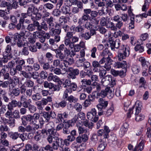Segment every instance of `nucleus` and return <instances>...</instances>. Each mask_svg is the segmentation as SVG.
Here are the masks:
<instances>
[{"instance_id": "f257e3e1", "label": "nucleus", "mask_w": 151, "mask_h": 151, "mask_svg": "<svg viewBox=\"0 0 151 151\" xmlns=\"http://www.w3.org/2000/svg\"><path fill=\"white\" fill-rule=\"evenodd\" d=\"M110 43L112 50H114L115 48L119 49L118 55V60L121 61L124 59L129 55L130 52L129 46L121 44L119 39H116L115 41H110Z\"/></svg>"}, {"instance_id": "f03ea898", "label": "nucleus", "mask_w": 151, "mask_h": 151, "mask_svg": "<svg viewBox=\"0 0 151 151\" xmlns=\"http://www.w3.org/2000/svg\"><path fill=\"white\" fill-rule=\"evenodd\" d=\"M46 128L47 129L49 135H47V140L49 144H51L54 141L53 139H55L54 125L53 122H50L46 125Z\"/></svg>"}, {"instance_id": "7ed1b4c3", "label": "nucleus", "mask_w": 151, "mask_h": 151, "mask_svg": "<svg viewBox=\"0 0 151 151\" xmlns=\"http://www.w3.org/2000/svg\"><path fill=\"white\" fill-rule=\"evenodd\" d=\"M112 54L107 48L105 49L101 53V55L103 58L106 59V61L104 66V68L109 70L111 68V65L112 64L113 60L111 59Z\"/></svg>"}, {"instance_id": "20e7f679", "label": "nucleus", "mask_w": 151, "mask_h": 151, "mask_svg": "<svg viewBox=\"0 0 151 151\" xmlns=\"http://www.w3.org/2000/svg\"><path fill=\"white\" fill-rule=\"evenodd\" d=\"M66 72L68 73L67 77L69 79H74L76 78V76L79 73V70L77 69H73L72 67H69L66 69Z\"/></svg>"}, {"instance_id": "39448f33", "label": "nucleus", "mask_w": 151, "mask_h": 151, "mask_svg": "<svg viewBox=\"0 0 151 151\" xmlns=\"http://www.w3.org/2000/svg\"><path fill=\"white\" fill-rule=\"evenodd\" d=\"M97 96H101L102 97H104L107 96L109 99L112 98L114 96L113 93L110 87H107L104 90H102L100 92L97 93Z\"/></svg>"}, {"instance_id": "423d86ee", "label": "nucleus", "mask_w": 151, "mask_h": 151, "mask_svg": "<svg viewBox=\"0 0 151 151\" xmlns=\"http://www.w3.org/2000/svg\"><path fill=\"white\" fill-rule=\"evenodd\" d=\"M101 83L104 86H107L110 83L113 85H115L116 84V80L114 78H112L111 76L107 75L101 79Z\"/></svg>"}, {"instance_id": "0eeeda50", "label": "nucleus", "mask_w": 151, "mask_h": 151, "mask_svg": "<svg viewBox=\"0 0 151 151\" xmlns=\"http://www.w3.org/2000/svg\"><path fill=\"white\" fill-rule=\"evenodd\" d=\"M87 8H85L83 10V14L82 17L78 20V23L79 25L83 24L85 22H88L91 19V17L88 14Z\"/></svg>"}, {"instance_id": "6e6552de", "label": "nucleus", "mask_w": 151, "mask_h": 151, "mask_svg": "<svg viewBox=\"0 0 151 151\" xmlns=\"http://www.w3.org/2000/svg\"><path fill=\"white\" fill-rule=\"evenodd\" d=\"M97 112L95 108L92 109L91 111L87 113V118L89 120H91L92 122H96L98 119L99 117L96 115Z\"/></svg>"}, {"instance_id": "1a4fd4ad", "label": "nucleus", "mask_w": 151, "mask_h": 151, "mask_svg": "<svg viewBox=\"0 0 151 151\" xmlns=\"http://www.w3.org/2000/svg\"><path fill=\"white\" fill-rule=\"evenodd\" d=\"M21 101H17L16 100H12L11 102L7 105V109L9 110H13V108L18 106L21 108L22 106Z\"/></svg>"}, {"instance_id": "9d476101", "label": "nucleus", "mask_w": 151, "mask_h": 151, "mask_svg": "<svg viewBox=\"0 0 151 151\" xmlns=\"http://www.w3.org/2000/svg\"><path fill=\"white\" fill-rule=\"evenodd\" d=\"M139 60L141 62L142 66V75L145 76H147L148 73L146 70L148 68V65L147 64V61L145 58L143 57H141L139 58Z\"/></svg>"}, {"instance_id": "9b49d317", "label": "nucleus", "mask_w": 151, "mask_h": 151, "mask_svg": "<svg viewBox=\"0 0 151 151\" xmlns=\"http://www.w3.org/2000/svg\"><path fill=\"white\" fill-rule=\"evenodd\" d=\"M94 1L95 3L98 7H102L101 9L99 11V15H102L105 14L106 12L104 11V9L106 8L105 3L103 1H101V0H94Z\"/></svg>"}, {"instance_id": "f8f14e48", "label": "nucleus", "mask_w": 151, "mask_h": 151, "mask_svg": "<svg viewBox=\"0 0 151 151\" xmlns=\"http://www.w3.org/2000/svg\"><path fill=\"white\" fill-rule=\"evenodd\" d=\"M68 93L63 92L62 98L63 99L68 101L70 103H76L78 101V99L73 95L68 96Z\"/></svg>"}, {"instance_id": "ddd939ff", "label": "nucleus", "mask_w": 151, "mask_h": 151, "mask_svg": "<svg viewBox=\"0 0 151 151\" xmlns=\"http://www.w3.org/2000/svg\"><path fill=\"white\" fill-rule=\"evenodd\" d=\"M1 87L4 88H9V89H12L14 88L13 85V80L10 78L7 81L3 82L2 81Z\"/></svg>"}, {"instance_id": "4468645a", "label": "nucleus", "mask_w": 151, "mask_h": 151, "mask_svg": "<svg viewBox=\"0 0 151 151\" xmlns=\"http://www.w3.org/2000/svg\"><path fill=\"white\" fill-rule=\"evenodd\" d=\"M30 120V123L32 124H36L37 120H39L40 116V114L37 112L35 113L33 115L28 114Z\"/></svg>"}, {"instance_id": "2eb2a0df", "label": "nucleus", "mask_w": 151, "mask_h": 151, "mask_svg": "<svg viewBox=\"0 0 151 151\" xmlns=\"http://www.w3.org/2000/svg\"><path fill=\"white\" fill-rule=\"evenodd\" d=\"M108 139L105 138L101 137L99 140V144L98 147L97 149L99 151H102L104 150L106 145V142Z\"/></svg>"}, {"instance_id": "dca6fc26", "label": "nucleus", "mask_w": 151, "mask_h": 151, "mask_svg": "<svg viewBox=\"0 0 151 151\" xmlns=\"http://www.w3.org/2000/svg\"><path fill=\"white\" fill-rule=\"evenodd\" d=\"M98 102L99 103L96 106L98 109L100 110L101 109L106 108L108 104L107 101H106L102 98H100L99 99Z\"/></svg>"}, {"instance_id": "f3484780", "label": "nucleus", "mask_w": 151, "mask_h": 151, "mask_svg": "<svg viewBox=\"0 0 151 151\" xmlns=\"http://www.w3.org/2000/svg\"><path fill=\"white\" fill-rule=\"evenodd\" d=\"M114 67L115 68H122L126 69L127 68V64L126 61L124 60L121 62H115L113 65Z\"/></svg>"}, {"instance_id": "a211bd4d", "label": "nucleus", "mask_w": 151, "mask_h": 151, "mask_svg": "<svg viewBox=\"0 0 151 151\" xmlns=\"http://www.w3.org/2000/svg\"><path fill=\"white\" fill-rule=\"evenodd\" d=\"M120 17L118 15H116L113 17L111 19L115 22H117L116 24V26L119 29L121 28L123 25V23L120 19Z\"/></svg>"}, {"instance_id": "6ab92c4d", "label": "nucleus", "mask_w": 151, "mask_h": 151, "mask_svg": "<svg viewBox=\"0 0 151 151\" xmlns=\"http://www.w3.org/2000/svg\"><path fill=\"white\" fill-rule=\"evenodd\" d=\"M34 125V127H32L30 125H28L25 127V131L27 132H30L33 134L35 133L36 130L39 128L40 126L38 124H33Z\"/></svg>"}, {"instance_id": "aec40b11", "label": "nucleus", "mask_w": 151, "mask_h": 151, "mask_svg": "<svg viewBox=\"0 0 151 151\" xmlns=\"http://www.w3.org/2000/svg\"><path fill=\"white\" fill-rule=\"evenodd\" d=\"M77 88L76 84L74 82H72L70 84L69 87L67 88L64 91V92L68 93L70 94L73 91H75L76 90Z\"/></svg>"}, {"instance_id": "412c9836", "label": "nucleus", "mask_w": 151, "mask_h": 151, "mask_svg": "<svg viewBox=\"0 0 151 151\" xmlns=\"http://www.w3.org/2000/svg\"><path fill=\"white\" fill-rule=\"evenodd\" d=\"M88 139V136L86 134H84L78 136L76 137V140L77 142L81 143L82 142H86Z\"/></svg>"}, {"instance_id": "4be33fe9", "label": "nucleus", "mask_w": 151, "mask_h": 151, "mask_svg": "<svg viewBox=\"0 0 151 151\" xmlns=\"http://www.w3.org/2000/svg\"><path fill=\"white\" fill-rule=\"evenodd\" d=\"M128 127L129 125L127 123L125 122L123 124L119 132V134L121 137H122L125 134L128 130Z\"/></svg>"}, {"instance_id": "5701e85b", "label": "nucleus", "mask_w": 151, "mask_h": 151, "mask_svg": "<svg viewBox=\"0 0 151 151\" xmlns=\"http://www.w3.org/2000/svg\"><path fill=\"white\" fill-rule=\"evenodd\" d=\"M38 27L37 22H33V23L29 24L27 27V29L31 32L34 31L37 27V29Z\"/></svg>"}, {"instance_id": "b1692460", "label": "nucleus", "mask_w": 151, "mask_h": 151, "mask_svg": "<svg viewBox=\"0 0 151 151\" xmlns=\"http://www.w3.org/2000/svg\"><path fill=\"white\" fill-rule=\"evenodd\" d=\"M106 26L107 28L110 29L112 31H116L118 28L116 24L115 25L113 22L109 20L108 21L107 24Z\"/></svg>"}, {"instance_id": "393cba45", "label": "nucleus", "mask_w": 151, "mask_h": 151, "mask_svg": "<svg viewBox=\"0 0 151 151\" xmlns=\"http://www.w3.org/2000/svg\"><path fill=\"white\" fill-rule=\"evenodd\" d=\"M38 27L37 28V30L39 31H41L42 29H43L45 31H47L48 28L47 24L44 22H42L40 24L39 23L37 22Z\"/></svg>"}, {"instance_id": "a878e982", "label": "nucleus", "mask_w": 151, "mask_h": 151, "mask_svg": "<svg viewBox=\"0 0 151 151\" xmlns=\"http://www.w3.org/2000/svg\"><path fill=\"white\" fill-rule=\"evenodd\" d=\"M47 80L49 81H53L55 82H58L60 81V78L56 76H54L52 73H50L47 77Z\"/></svg>"}, {"instance_id": "bb28decb", "label": "nucleus", "mask_w": 151, "mask_h": 151, "mask_svg": "<svg viewBox=\"0 0 151 151\" xmlns=\"http://www.w3.org/2000/svg\"><path fill=\"white\" fill-rule=\"evenodd\" d=\"M74 60L73 57L69 56L66 59L63 60V64L66 67H68V65H70L74 63Z\"/></svg>"}, {"instance_id": "cd10ccee", "label": "nucleus", "mask_w": 151, "mask_h": 151, "mask_svg": "<svg viewBox=\"0 0 151 151\" xmlns=\"http://www.w3.org/2000/svg\"><path fill=\"white\" fill-rule=\"evenodd\" d=\"M0 6L1 7H6L9 12L12 9L11 4L9 2L2 1L0 4Z\"/></svg>"}, {"instance_id": "c85d7f7f", "label": "nucleus", "mask_w": 151, "mask_h": 151, "mask_svg": "<svg viewBox=\"0 0 151 151\" xmlns=\"http://www.w3.org/2000/svg\"><path fill=\"white\" fill-rule=\"evenodd\" d=\"M47 21L49 24L50 28L52 29L55 27H56V25L54 21V19L52 17H51L47 19Z\"/></svg>"}, {"instance_id": "c756f323", "label": "nucleus", "mask_w": 151, "mask_h": 151, "mask_svg": "<svg viewBox=\"0 0 151 151\" xmlns=\"http://www.w3.org/2000/svg\"><path fill=\"white\" fill-rule=\"evenodd\" d=\"M141 112L135 111V119L137 122H139L143 120L145 118V116L140 113Z\"/></svg>"}, {"instance_id": "7c9ffc66", "label": "nucleus", "mask_w": 151, "mask_h": 151, "mask_svg": "<svg viewBox=\"0 0 151 151\" xmlns=\"http://www.w3.org/2000/svg\"><path fill=\"white\" fill-rule=\"evenodd\" d=\"M60 8L61 12L63 14H70V9L69 6L64 5L61 6Z\"/></svg>"}, {"instance_id": "2f4dec72", "label": "nucleus", "mask_w": 151, "mask_h": 151, "mask_svg": "<svg viewBox=\"0 0 151 151\" xmlns=\"http://www.w3.org/2000/svg\"><path fill=\"white\" fill-rule=\"evenodd\" d=\"M20 93V91L19 88H15L13 89L12 91L9 93V95L12 97L14 96H18L19 95Z\"/></svg>"}, {"instance_id": "473e14b6", "label": "nucleus", "mask_w": 151, "mask_h": 151, "mask_svg": "<svg viewBox=\"0 0 151 151\" xmlns=\"http://www.w3.org/2000/svg\"><path fill=\"white\" fill-rule=\"evenodd\" d=\"M41 17V14L40 13L34 14L30 17L31 19L33 22H38L37 20H40Z\"/></svg>"}, {"instance_id": "72a5a7b5", "label": "nucleus", "mask_w": 151, "mask_h": 151, "mask_svg": "<svg viewBox=\"0 0 151 151\" xmlns=\"http://www.w3.org/2000/svg\"><path fill=\"white\" fill-rule=\"evenodd\" d=\"M0 74L1 75H2L3 76V78L4 80L7 79L8 80L11 78L9 77V74L8 73L6 72V70L5 66L4 68H3L0 71Z\"/></svg>"}, {"instance_id": "f704fd0d", "label": "nucleus", "mask_w": 151, "mask_h": 151, "mask_svg": "<svg viewBox=\"0 0 151 151\" xmlns=\"http://www.w3.org/2000/svg\"><path fill=\"white\" fill-rule=\"evenodd\" d=\"M51 30L50 32V35L52 36L59 35L61 32V29H51Z\"/></svg>"}, {"instance_id": "c9c22d12", "label": "nucleus", "mask_w": 151, "mask_h": 151, "mask_svg": "<svg viewBox=\"0 0 151 151\" xmlns=\"http://www.w3.org/2000/svg\"><path fill=\"white\" fill-rule=\"evenodd\" d=\"M98 30L101 33L104 35L106 37L109 36V34L110 32L108 31L105 28L101 27L98 28Z\"/></svg>"}, {"instance_id": "e433bc0d", "label": "nucleus", "mask_w": 151, "mask_h": 151, "mask_svg": "<svg viewBox=\"0 0 151 151\" xmlns=\"http://www.w3.org/2000/svg\"><path fill=\"white\" fill-rule=\"evenodd\" d=\"M144 141L142 139L139 144L136 146L133 151H142L144 147Z\"/></svg>"}, {"instance_id": "4c0bfd02", "label": "nucleus", "mask_w": 151, "mask_h": 151, "mask_svg": "<svg viewBox=\"0 0 151 151\" xmlns=\"http://www.w3.org/2000/svg\"><path fill=\"white\" fill-rule=\"evenodd\" d=\"M15 40H17V45L19 47H21L22 46H26L28 45L29 44L28 42H25L24 43L23 42L21 39V38H14Z\"/></svg>"}, {"instance_id": "58836bf2", "label": "nucleus", "mask_w": 151, "mask_h": 151, "mask_svg": "<svg viewBox=\"0 0 151 151\" xmlns=\"http://www.w3.org/2000/svg\"><path fill=\"white\" fill-rule=\"evenodd\" d=\"M104 135L101 137L105 138L108 139L109 137V133L110 132V130L108 127L107 126H105L104 127Z\"/></svg>"}, {"instance_id": "ea45409f", "label": "nucleus", "mask_w": 151, "mask_h": 151, "mask_svg": "<svg viewBox=\"0 0 151 151\" xmlns=\"http://www.w3.org/2000/svg\"><path fill=\"white\" fill-rule=\"evenodd\" d=\"M40 31L37 30L34 32L32 34V36L36 39H39L45 33V32L44 31H42V32Z\"/></svg>"}, {"instance_id": "a19ab883", "label": "nucleus", "mask_w": 151, "mask_h": 151, "mask_svg": "<svg viewBox=\"0 0 151 151\" xmlns=\"http://www.w3.org/2000/svg\"><path fill=\"white\" fill-rule=\"evenodd\" d=\"M29 119L28 115L26 116H23L21 118L22 125L24 126L27 125L28 122H30V120Z\"/></svg>"}, {"instance_id": "79ce46f5", "label": "nucleus", "mask_w": 151, "mask_h": 151, "mask_svg": "<svg viewBox=\"0 0 151 151\" xmlns=\"http://www.w3.org/2000/svg\"><path fill=\"white\" fill-rule=\"evenodd\" d=\"M87 11H88V14H90L91 17L93 19H94L98 15V12L95 11H92L90 9H87Z\"/></svg>"}, {"instance_id": "37998d69", "label": "nucleus", "mask_w": 151, "mask_h": 151, "mask_svg": "<svg viewBox=\"0 0 151 151\" xmlns=\"http://www.w3.org/2000/svg\"><path fill=\"white\" fill-rule=\"evenodd\" d=\"M64 43L66 46H68L70 48H73V44L71 42L70 39L67 37H65L64 41Z\"/></svg>"}, {"instance_id": "c03bdc74", "label": "nucleus", "mask_w": 151, "mask_h": 151, "mask_svg": "<svg viewBox=\"0 0 151 151\" xmlns=\"http://www.w3.org/2000/svg\"><path fill=\"white\" fill-rule=\"evenodd\" d=\"M31 98L34 101H38L42 99V96L40 94L38 93L32 95Z\"/></svg>"}, {"instance_id": "a18cd8bd", "label": "nucleus", "mask_w": 151, "mask_h": 151, "mask_svg": "<svg viewBox=\"0 0 151 151\" xmlns=\"http://www.w3.org/2000/svg\"><path fill=\"white\" fill-rule=\"evenodd\" d=\"M88 98L90 99L86 100L84 102V106L85 107L89 106L91 104V101H94L93 99V97L92 95H89L88 96Z\"/></svg>"}, {"instance_id": "49530a36", "label": "nucleus", "mask_w": 151, "mask_h": 151, "mask_svg": "<svg viewBox=\"0 0 151 151\" xmlns=\"http://www.w3.org/2000/svg\"><path fill=\"white\" fill-rule=\"evenodd\" d=\"M56 57L57 58H59L60 60L61 61H63L64 60V59L65 58V56L64 54H63L61 51H57L56 52Z\"/></svg>"}, {"instance_id": "de8ad7c7", "label": "nucleus", "mask_w": 151, "mask_h": 151, "mask_svg": "<svg viewBox=\"0 0 151 151\" xmlns=\"http://www.w3.org/2000/svg\"><path fill=\"white\" fill-rule=\"evenodd\" d=\"M151 1V0H145V1L144 4L142 6V11L146 12L149 7V2Z\"/></svg>"}, {"instance_id": "09e8293b", "label": "nucleus", "mask_w": 151, "mask_h": 151, "mask_svg": "<svg viewBox=\"0 0 151 151\" xmlns=\"http://www.w3.org/2000/svg\"><path fill=\"white\" fill-rule=\"evenodd\" d=\"M15 119L12 117H10L9 118L7 123L9 127L12 128L15 126Z\"/></svg>"}, {"instance_id": "8fccbe9b", "label": "nucleus", "mask_w": 151, "mask_h": 151, "mask_svg": "<svg viewBox=\"0 0 151 151\" xmlns=\"http://www.w3.org/2000/svg\"><path fill=\"white\" fill-rule=\"evenodd\" d=\"M12 50V48L11 45H7L6 47L5 51L4 52L3 54H6L7 55H11L12 56V55L11 53Z\"/></svg>"}, {"instance_id": "3c124183", "label": "nucleus", "mask_w": 151, "mask_h": 151, "mask_svg": "<svg viewBox=\"0 0 151 151\" xmlns=\"http://www.w3.org/2000/svg\"><path fill=\"white\" fill-rule=\"evenodd\" d=\"M79 59L76 61V64L78 67H81L84 62L86 61L85 58L79 57Z\"/></svg>"}, {"instance_id": "603ef678", "label": "nucleus", "mask_w": 151, "mask_h": 151, "mask_svg": "<svg viewBox=\"0 0 151 151\" xmlns=\"http://www.w3.org/2000/svg\"><path fill=\"white\" fill-rule=\"evenodd\" d=\"M10 137L13 139H17L19 137V133L18 132H12L9 134Z\"/></svg>"}, {"instance_id": "864d4df0", "label": "nucleus", "mask_w": 151, "mask_h": 151, "mask_svg": "<svg viewBox=\"0 0 151 151\" xmlns=\"http://www.w3.org/2000/svg\"><path fill=\"white\" fill-rule=\"evenodd\" d=\"M53 65L54 67L59 66V67L61 68H62L63 67V65L62 64V63H60V60L58 59L53 60Z\"/></svg>"}, {"instance_id": "5fc2aeb1", "label": "nucleus", "mask_w": 151, "mask_h": 151, "mask_svg": "<svg viewBox=\"0 0 151 151\" xmlns=\"http://www.w3.org/2000/svg\"><path fill=\"white\" fill-rule=\"evenodd\" d=\"M74 147L76 149L77 151H83L86 149V146L85 144L82 143L79 146H75Z\"/></svg>"}, {"instance_id": "6e6d98bb", "label": "nucleus", "mask_w": 151, "mask_h": 151, "mask_svg": "<svg viewBox=\"0 0 151 151\" xmlns=\"http://www.w3.org/2000/svg\"><path fill=\"white\" fill-rule=\"evenodd\" d=\"M140 45H137L135 47L134 49L136 51H138L139 52H142L144 51V47L141 46V44H142V42L140 43Z\"/></svg>"}, {"instance_id": "4d7b16f0", "label": "nucleus", "mask_w": 151, "mask_h": 151, "mask_svg": "<svg viewBox=\"0 0 151 151\" xmlns=\"http://www.w3.org/2000/svg\"><path fill=\"white\" fill-rule=\"evenodd\" d=\"M132 70L134 73L137 74L139 72L140 70V68L137 65H133L132 67Z\"/></svg>"}, {"instance_id": "13d9d810", "label": "nucleus", "mask_w": 151, "mask_h": 151, "mask_svg": "<svg viewBox=\"0 0 151 151\" xmlns=\"http://www.w3.org/2000/svg\"><path fill=\"white\" fill-rule=\"evenodd\" d=\"M55 142L58 145L59 147H60L61 146L64 145V144L63 143V139L62 138L55 137Z\"/></svg>"}, {"instance_id": "bf43d9fd", "label": "nucleus", "mask_w": 151, "mask_h": 151, "mask_svg": "<svg viewBox=\"0 0 151 151\" xmlns=\"http://www.w3.org/2000/svg\"><path fill=\"white\" fill-rule=\"evenodd\" d=\"M146 82L145 80V78L143 77L141 78L139 81V87L140 88L145 87V86L146 85Z\"/></svg>"}, {"instance_id": "052dcab7", "label": "nucleus", "mask_w": 151, "mask_h": 151, "mask_svg": "<svg viewBox=\"0 0 151 151\" xmlns=\"http://www.w3.org/2000/svg\"><path fill=\"white\" fill-rule=\"evenodd\" d=\"M12 57V56L7 55L6 54H3V57L2 58V60L4 63H6L9 60H10Z\"/></svg>"}, {"instance_id": "680f3d73", "label": "nucleus", "mask_w": 151, "mask_h": 151, "mask_svg": "<svg viewBox=\"0 0 151 151\" xmlns=\"http://www.w3.org/2000/svg\"><path fill=\"white\" fill-rule=\"evenodd\" d=\"M27 108L29 111L31 113H35L37 110V107L33 105H30Z\"/></svg>"}, {"instance_id": "e2e57ef3", "label": "nucleus", "mask_w": 151, "mask_h": 151, "mask_svg": "<svg viewBox=\"0 0 151 151\" xmlns=\"http://www.w3.org/2000/svg\"><path fill=\"white\" fill-rule=\"evenodd\" d=\"M84 126L88 127L89 128L91 129L93 127V125L92 122H89L88 121L86 120L83 122Z\"/></svg>"}, {"instance_id": "0e129e2a", "label": "nucleus", "mask_w": 151, "mask_h": 151, "mask_svg": "<svg viewBox=\"0 0 151 151\" xmlns=\"http://www.w3.org/2000/svg\"><path fill=\"white\" fill-rule=\"evenodd\" d=\"M24 30L21 31L19 33H17L14 35V38H21L22 37L24 36Z\"/></svg>"}, {"instance_id": "69168bd1", "label": "nucleus", "mask_w": 151, "mask_h": 151, "mask_svg": "<svg viewBox=\"0 0 151 151\" xmlns=\"http://www.w3.org/2000/svg\"><path fill=\"white\" fill-rule=\"evenodd\" d=\"M39 75L41 78L44 79L47 78V76H48L47 72L45 70L42 71L40 73Z\"/></svg>"}, {"instance_id": "338daca9", "label": "nucleus", "mask_w": 151, "mask_h": 151, "mask_svg": "<svg viewBox=\"0 0 151 151\" xmlns=\"http://www.w3.org/2000/svg\"><path fill=\"white\" fill-rule=\"evenodd\" d=\"M19 3V5L21 6H23L24 8H27L28 6L27 4V1L26 0H18Z\"/></svg>"}, {"instance_id": "774afa93", "label": "nucleus", "mask_w": 151, "mask_h": 151, "mask_svg": "<svg viewBox=\"0 0 151 151\" xmlns=\"http://www.w3.org/2000/svg\"><path fill=\"white\" fill-rule=\"evenodd\" d=\"M148 36V34L147 33L142 35L140 37V39L138 40V42L139 43H140L141 42H142V41L145 40L147 37Z\"/></svg>"}]
</instances>
